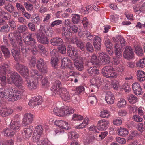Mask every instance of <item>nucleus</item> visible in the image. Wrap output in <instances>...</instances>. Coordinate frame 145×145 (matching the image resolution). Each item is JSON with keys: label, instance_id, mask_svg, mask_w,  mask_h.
<instances>
[{"label": "nucleus", "instance_id": "nucleus-1", "mask_svg": "<svg viewBox=\"0 0 145 145\" xmlns=\"http://www.w3.org/2000/svg\"><path fill=\"white\" fill-rule=\"evenodd\" d=\"M11 75L10 78L7 79V81L9 84H14L17 86H21V84L23 83V81L20 76L16 72H13L9 73Z\"/></svg>", "mask_w": 145, "mask_h": 145}, {"label": "nucleus", "instance_id": "nucleus-2", "mask_svg": "<svg viewBox=\"0 0 145 145\" xmlns=\"http://www.w3.org/2000/svg\"><path fill=\"white\" fill-rule=\"evenodd\" d=\"M102 73L103 75L107 78H116L117 74L115 70L111 66H105L102 69Z\"/></svg>", "mask_w": 145, "mask_h": 145}, {"label": "nucleus", "instance_id": "nucleus-3", "mask_svg": "<svg viewBox=\"0 0 145 145\" xmlns=\"http://www.w3.org/2000/svg\"><path fill=\"white\" fill-rule=\"evenodd\" d=\"M15 66L16 70L21 74L23 76L25 79L29 78V76L28 69L26 66L19 63H16Z\"/></svg>", "mask_w": 145, "mask_h": 145}, {"label": "nucleus", "instance_id": "nucleus-4", "mask_svg": "<svg viewBox=\"0 0 145 145\" xmlns=\"http://www.w3.org/2000/svg\"><path fill=\"white\" fill-rule=\"evenodd\" d=\"M63 88L61 83L59 80H56L54 82L53 85L51 88V90L53 92V95L54 96L58 94L59 92L61 91Z\"/></svg>", "mask_w": 145, "mask_h": 145}, {"label": "nucleus", "instance_id": "nucleus-5", "mask_svg": "<svg viewBox=\"0 0 145 145\" xmlns=\"http://www.w3.org/2000/svg\"><path fill=\"white\" fill-rule=\"evenodd\" d=\"M61 35L62 38L65 39L66 41V42L70 41L71 42V39L72 33L68 30V28H66L65 27L62 26L61 27Z\"/></svg>", "mask_w": 145, "mask_h": 145}, {"label": "nucleus", "instance_id": "nucleus-6", "mask_svg": "<svg viewBox=\"0 0 145 145\" xmlns=\"http://www.w3.org/2000/svg\"><path fill=\"white\" fill-rule=\"evenodd\" d=\"M99 57L101 63L102 65H105L109 64L110 62V57L104 52H99Z\"/></svg>", "mask_w": 145, "mask_h": 145}, {"label": "nucleus", "instance_id": "nucleus-7", "mask_svg": "<svg viewBox=\"0 0 145 145\" xmlns=\"http://www.w3.org/2000/svg\"><path fill=\"white\" fill-rule=\"evenodd\" d=\"M10 91L9 94L8 100L12 101H14L21 98V92L18 90H13Z\"/></svg>", "mask_w": 145, "mask_h": 145}, {"label": "nucleus", "instance_id": "nucleus-8", "mask_svg": "<svg viewBox=\"0 0 145 145\" xmlns=\"http://www.w3.org/2000/svg\"><path fill=\"white\" fill-rule=\"evenodd\" d=\"M32 34L29 33L27 35L25 39L24 42L27 46H34L37 43L36 40L32 37Z\"/></svg>", "mask_w": 145, "mask_h": 145}, {"label": "nucleus", "instance_id": "nucleus-9", "mask_svg": "<svg viewBox=\"0 0 145 145\" xmlns=\"http://www.w3.org/2000/svg\"><path fill=\"white\" fill-rule=\"evenodd\" d=\"M33 120V115L31 113H26L24 115L22 121V124L24 126L31 124Z\"/></svg>", "mask_w": 145, "mask_h": 145}, {"label": "nucleus", "instance_id": "nucleus-10", "mask_svg": "<svg viewBox=\"0 0 145 145\" xmlns=\"http://www.w3.org/2000/svg\"><path fill=\"white\" fill-rule=\"evenodd\" d=\"M36 38L38 41L43 44H48L49 43L48 38L42 32H40L36 35Z\"/></svg>", "mask_w": 145, "mask_h": 145}, {"label": "nucleus", "instance_id": "nucleus-11", "mask_svg": "<svg viewBox=\"0 0 145 145\" xmlns=\"http://www.w3.org/2000/svg\"><path fill=\"white\" fill-rule=\"evenodd\" d=\"M61 66L62 69L67 67L71 70H73L74 69L72 63L70 60H68V58L67 57H65L62 59Z\"/></svg>", "mask_w": 145, "mask_h": 145}, {"label": "nucleus", "instance_id": "nucleus-12", "mask_svg": "<svg viewBox=\"0 0 145 145\" xmlns=\"http://www.w3.org/2000/svg\"><path fill=\"white\" fill-rule=\"evenodd\" d=\"M42 101V99L41 96H37L36 97H33L32 99L30 100L28 104L29 105L34 107L41 104Z\"/></svg>", "mask_w": 145, "mask_h": 145}, {"label": "nucleus", "instance_id": "nucleus-13", "mask_svg": "<svg viewBox=\"0 0 145 145\" xmlns=\"http://www.w3.org/2000/svg\"><path fill=\"white\" fill-rule=\"evenodd\" d=\"M12 91V88L6 86L5 87L0 89V97L1 98L7 97L9 99V94Z\"/></svg>", "mask_w": 145, "mask_h": 145}, {"label": "nucleus", "instance_id": "nucleus-14", "mask_svg": "<svg viewBox=\"0 0 145 145\" xmlns=\"http://www.w3.org/2000/svg\"><path fill=\"white\" fill-rule=\"evenodd\" d=\"M69 42H66L67 46V50L68 55L70 57L77 55V51L74 47L70 44Z\"/></svg>", "mask_w": 145, "mask_h": 145}, {"label": "nucleus", "instance_id": "nucleus-15", "mask_svg": "<svg viewBox=\"0 0 145 145\" xmlns=\"http://www.w3.org/2000/svg\"><path fill=\"white\" fill-rule=\"evenodd\" d=\"M9 74L12 72L11 69L9 65L7 64H4L0 66V75H6L7 71Z\"/></svg>", "mask_w": 145, "mask_h": 145}, {"label": "nucleus", "instance_id": "nucleus-16", "mask_svg": "<svg viewBox=\"0 0 145 145\" xmlns=\"http://www.w3.org/2000/svg\"><path fill=\"white\" fill-rule=\"evenodd\" d=\"M133 52L132 49L130 46H127L124 52L123 56L125 59H132L133 57Z\"/></svg>", "mask_w": 145, "mask_h": 145}, {"label": "nucleus", "instance_id": "nucleus-17", "mask_svg": "<svg viewBox=\"0 0 145 145\" xmlns=\"http://www.w3.org/2000/svg\"><path fill=\"white\" fill-rule=\"evenodd\" d=\"M108 121L105 119H102L98 121L97 126L98 130L101 131L106 130L108 128Z\"/></svg>", "mask_w": 145, "mask_h": 145}, {"label": "nucleus", "instance_id": "nucleus-18", "mask_svg": "<svg viewBox=\"0 0 145 145\" xmlns=\"http://www.w3.org/2000/svg\"><path fill=\"white\" fill-rule=\"evenodd\" d=\"M70 40L71 43L73 44L75 43L77 47L79 48L81 50L84 51V50L83 43L80 40L78 37H73Z\"/></svg>", "mask_w": 145, "mask_h": 145}, {"label": "nucleus", "instance_id": "nucleus-19", "mask_svg": "<svg viewBox=\"0 0 145 145\" xmlns=\"http://www.w3.org/2000/svg\"><path fill=\"white\" fill-rule=\"evenodd\" d=\"M29 78L25 79L27 86L29 89L31 90H33L36 89L37 84V80H30Z\"/></svg>", "mask_w": 145, "mask_h": 145}, {"label": "nucleus", "instance_id": "nucleus-20", "mask_svg": "<svg viewBox=\"0 0 145 145\" xmlns=\"http://www.w3.org/2000/svg\"><path fill=\"white\" fill-rule=\"evenodd\" d=\"M54 124L61 129L66 130H68L70 129L68 126L69 125L68 124V123L63 120H57L55 121Z\"/></svg>", "mask_w": 145, "mask_h": 145}, {"label": "nucleus", "instance_id": "nucleus-21", "mask_svg": "<svg viewBox=\"0 0 145 145\" xmlns=\"http://www.w3.org/2000/svg\"><path fill=\"white\" fill-rule=\"evenodd\" d=\"M101 40L100 37L97 36L94 37L93 43L95 50H99L101 49Z\"/></svg>", "mask_w": 145, "mask_h": 145}, {"label": "nucleus", "instance_id": "nucleus-22", "mask_svg": "<svg viewBox=\"0 0 145 145\" xmlns=\"http://www.w3.org/2000/svg\"><path fill=\"white\" fill-rule=\"evenodd\" d=\"M57 95H59L64 101H69L70 100V97L69 92L67 91L65 88H63V89L61 91L59 92Z\"/></svg>", "mask_w": 145, "mask_h": 145}, {"label": "nucleus", "instance_id": "nucleus-23", "mask_svg": "<svg viewBox=\"0 0 145 145\" xmlns=\"http://www.w3.org/2000/svg\"><path fill=\"white\" fill-rule=\"evenodd\" d=\"M90 61L87 62L86 63V66L88 67L90 66V64L91 63L93 65H98L99 64V61L98 59L97 56L94 54H93L89 59Z\"/></svg>", "mask_w": 145, "mask_h": 145}, {"label": "nucleus", "instance_id": "nucleus-24", "mask_svg": "<svg viewBox=\"0 0 145 145\" xmlns=\"http://www.w3.org/2000/svg\"><path fill=\"white\" fill-rule=\"evenodd\" d=\"M133 91L134 93L137 95L141 94L142 91L140 86L138 83L135 82L133 83L132 85Z\"/></svg>", "mask_w": 145, "mask_h": 145}, {"label": "nucleus", "instance_id": "nucleus-25", "mask_svg": "<svg viewBox=\"0 0 145 145\" xmlns=\"http://www.w3.org/2000/svg\"><path fill=\"white\" fill-rule=\"evenodd\" d=\"M31 76L34 80H37L39 78L42 79L43 77V75L40 74L38 71L36 69L32 68L30 70Z\"/></svg>", "mask_w": 145, "mask_h": 145}, {"label": "nucleus", "instance_id": "nucleus-26", "mask_svg": "<svg viewBox=\"0 0 145 145\" xmlns=\"http://www.w3.org/2000/svg\"><path fill=\"white\" fill-rule=\"evenodd\" d=\"M115 97L113 94L108 91L106 93L105 99L108 104H112L114 103Z\"/></svg>", "mask_w": 145, "mask_h": 145}, {"label": "nucleus", "instance_id": "nucleus-27", "mask_svg": "<svg viewBox=\"0 0 145 145\" xmlns=\"http://www.w3.org/2000/svg\"><path fill=\"white\" fill-rule=\"evenodd\" d=\"M51 44L54 46H61L63 44V40L59 37L53 38L50 40Z\"/></svg>", "mask_w": 145, "mask_h": 145}, {"label": "nucleus", "instance_id": "nucleus-28", "mask_svg": "<svg viewBox=\"0 0 145 145\" xmlns=\"http://www.w3.org/2000/svg\"><path fill=\"white\" fill-rule=\"evenodd\" d=\"M33 130V127L32 126H30L28 128L25 129L24 132L22 133V135L26 138H29L31 136Z\"/></svg>", "mask_w": 145, "mask_h": 145}, {"label": "nucleus", "instance_id": "nucleus-29", "mask_svg": "<svg viewBox=\"0 0 145 145\" xmlns=\"http://www.w3.org/2000/svg\"><path fill=\"white\" fill-rule=\"evenodd\" d=\"M0 49L4 54V56L5 58H9L11 54L8 48L4 45H1Z\"/></svg>", "mask_w": 145, "mask_h": 145}, {"label": "nucleus", "instance_id": "nucleus-30", "mask_svg": "<svg viewBox=\"0 0 145 145\" xmlns=\"http://www.w3.org/2000/svg\"><path fill=\"white\" fill-rule=\"evenodd\" d=\"M65 111L64 108H58L57 107L54 108L53 109V113L56 115L59 116H65Z\"/></svg>", "mask_w": 145, "mask_h": 145}, {"label": "nucleus", "instance_id": "nucleus-31", "mask_svg": "<svg viewBox=\"0 0 145 145\" xmlns=\"http://www.w3.org/2000/svg\"><path fill=\"white\" fill-rule=\"evenodd\" d=\"M137 78L140 82L145 80V72L141 70H139L137 72Z\"/></svg>", "mask_w": 145, "mask_h": 145}, {"label": "nucleus", "instance_id": "nucleus-32", "mask_svg": "<svg viewBox=\"0 0 145 145\" xmlns=\"http://www.w3.org/2000/svg\"><path fill=\"white\" fill-rule=\"evenodd\" d=\"M88 73L91 75H94L99 73V71L97 67L93 66L89 68L87 70Z\"/></svg>", "mask_w": 145, "mask_h": 145}, {"label": "nucleus", "instance_id": "nucleus-33", "mask_svg": "<svg viewBox=\"0 0 145 145\" xmlns=\"http://www.w3.org/2000/svg\"><path fill=\"white\" fill-rule=\"evenodd\" d=\"M3 133L4 135L6 136H12L16 133L15 131L11 129L10 128H7L3 130Z\"/></svg>", "mask_w": 145, "mask_h": 145}, {"label": "nucleus", "instance_id": "nucleus-34", "mask_svg": "<svg viewBox=\"0 0 145 145\" xmlns=\"http://www.w3.org/2000/svg\"><path fill=\"white\" fill-rule=\"evenodd\" d=\"M20 127V125L17 122L15 121L12 122L10 125V129L15 131V133L19 129Z\"/></svg>", "mask_w": 145, "mask_h": 145}, {"label": "nucleus", "instance_id": "nucleus-35", "mask_svg": "<svg viewBox=\"0 0 145 145\" xmlns=\"http://www.w3.org/2000/svg\"><path fill=\"white\" fill-rule=\"evenodd\" d=\"M119 46V44L116 43L115 45V53L116 57L120 58L122 56V51Z\"/></svg>", "mask_w": 145, "mask_h": 145}, {"label": "nucleus", "instance_id": "nucleus-36", "mask_svg": "<svg viewBox=\"0 0 145 145\" xmlns=\"http://www.w3.org/2000/svg\"><path fill=\"white\" fill-rule=\"evenodd\" d=\"M74 65L76 68L80 71H82L84 68L83 62H79L78 61L75 59L74 60Z\"/></svg>", "mask_w": 145, "mask_h": 145}, {"label": "nucleus", "instance_id": "nucleus-37", "mask_svg": "<svg viewBox=\"0 0 145 145\" xmlns=\"http://www.w3.org/2000/svg\"><path fill=\"white\" fill-rule=\"evenodd\" d=\"M11 53L14 57V59L17 61L20 58V51L13 49L11 50Z\"/></svg>", "mask_w": 145, "mask_h": 145}, {"label": "nucleus", "instance_id": "nucleus-38", "mask_svg": "<svg viewBox=\"0 0 145 145\" xmlns=\"http://www.w3.org/2000/svg\"><path fill=\"white\" fill-rule=\"evenodd\" d=\"M128 133V131L126 128H120L118 131V134L123 137H125Z\"/></svg>", "mask_w": 145, "mask_h": 145}, {"label": "nucleus", "instance_id": "nucleus-39", "mask_svg": "<svg viewBox=\"0 0 145 145\" xmlns=\"http://www.w3.org/2000/svg\"><path fill=\"white\" fill-rule=\"evenodd\" d=\"M46 65L45 62L42 59L40 58L37 60L36 67L38 69H40Z\"/></svg>", "mask_w": 145, "mask_h": 145}, {"label": "nucleus", "instance_id": "nucleus-40", "mask_svg": "<svg viewBox=\"0 0 145 145\" xmlns=\"http://www.w3.org/2000/svg\"><path fill=\"white\" fill-rule=\"evenodd\" d=\"M42 135L39 133L34 132L32 137V140L33 141L36 142L37 143V142L39 141L40 140H39L40 138L42 137Z\"/></svg>", "mask_w": 145, "mask_h": 145}, {"label": "nucleus", "instance_id": "nucleus-41", "mask_svg": "<svg viewBox=\"0 0 145 145\" xmlns=\"http://www.w3.org/2000/svg\"><path fill=\"white\" fill-rule=\"evenodd\" d=\"M127 99L129 102L133 104L137 101V97L134 95L131 94L128 96Z\"/></svg>", "mask_w": 145, "mask_h": 145}, {"label": "nucleus", "instance_id": "nucleus-42", "mask_svg": "<svg viewBox=\"0 0 145 145\" xmlns=\"http://www.w3.org/2000/svg\"><path fill=\"white\" fill-rule=\"evenodd\" d=\"M78 74L77 72H74L72 74V75L69 76L67 78V80L73 81H74L75 83H76L78 81V79L75 78V76H78Z\"/></svg>", "mask_w": 145, "mask_h": 145}, {"label": "nucleus", "instance_id": "nucleus-43", "mask_svg": "<svg viewBox=\"0 0 145 145\" xmlns=\"http://www.w3.org/2000/svg\"><path fill=\"white\" fill-rule=\"evenodd\" d=\"M126 104L125 100L123 98H121L118 101L117 106L120 108L125 107L126 106Z\"/></svg>", "mask_w": 145, "mask_h": 145}, {"label": "nucleus", "instance_id": "nucleus-44", "mask_svg": "<svg viewBox=\"0 0 145 145\" xmlns=\"http://www.w3.org/2000/svg\"><path fill=\"white\" fill-rule=\"evenodd\" d=\"M16 9L18 11L22 13L25 12V9L22 3L17 2L16 3Z\"/></svg>", "mask_w": 145, "mask_h": 145}, {"label": "nucleus", "instance_id": "nucleus-45", "mask_svg": "<svg viewBox=\"0 0 145 145\" xmlns=\"http://www.w3.org/2000/svg\"><path fill=\"white\" fill-rule=\"evenodd\" d=\"M136 65L139 68H142L145 67V58L140 59L137 62Z\"/></svg>", "mask_w": 145, "mask_h": 145}, {"label": "nucleus", "instance_id": "nucleus-46", "mask_svg": "<svg viewBox=\"0 0 145 145\" xmlns=\"http://www.w3.org/2000/svg\"><path fill=\"white\" fill-rule=\"evenodd\" d=\"M86 50L88 52H92L94 51L93 46L89 42H87L85 46Z\"/></svg>", "mask_w": 145, "mask_h": 145}, {"label": "nucleus", "instance_id": "nucleus-47", "mask_svg": "<svg viewBox=\"0 0 145 145\" xmlns=\"http://www.w3.org/2000/svg\"><path fill=\"white\" fill-rule=\"evenodd\" d=\"M89 122V119L87 118H86L81 124L76 127V128L78 129L84 128L88 125Z\"/></svg>", "mask_w": 145, "mask_h": 145}, {"label": "nucleus", "instance_id": "nucleus-48", "mask_svg": "<svg viewBox=\"0 0 145 145\" xmlns=\"http://www.w3.org/2000/svg\"><path fill=\"white\" fill-rule=\"evenodd\" d=\"M82 34L84 35V37L86 36V38L89 40H91L94 39V37L96 36L93 35H91L90 32L88 31H85L82 33Z\"/></svg>", "mask_w": 145, "mask_h": 145}, {"label": "nucleus", "instance_id": "nucleus-49", "mask_svg": "<svg viewBox=\"0 0 145 145\" xmlns=\"http://www.w3.org/2000/svg\"><path fill=\"white\" fill-rule=\"evenodd\" d=\"M110 116L109 112L108 111L105 110H103L101 111L100 116L102 118H107Z\"/></svg>", "mask_w": 145, "mask_h": 145}, {"label": "nucleus", "instance_id": "nucleus-50", "mask_svg": "<svg viewBox=\"0 0 145 145\" xmlns=\"http://www.w3.org/2000/svg\"><path fill=\"white\" fill-rule=\"evenodd\" d=\"M37 144L38 145H50V142L47 138H45L42 140L38 141Z\"/></svg>", "mask_w": 145, "mask_h": 145}, {"label": "nucleus", "instance_id": "nucleus-51", "mask_svg": "<svg viewBox=\"0 0 145 145\" xmlns=\"http://www.w3.org/2000/svg\"><path fill=\"white\" fill-rule=\"evenodd\" d=\"M51 63L52 67L56 68L57 64V62L58 61V58L56 57H52L51 59Z\"/></svg>", "mask_w": 145, "mask_h": 145}, {"label": "nucleus", "instance_id": "nucleus-52", "mask_svg": "<svg viewBox=\"0 0 145 145\" xmlns=\"http://www.w3.org/2000/svg\"><path fill=\"white\" fill-rule=\"evenodd\" d=\"M41 79V84L43 88L46 87L49 83L47 78L45 76L44 77L43 76V77Z\"/></svg>", "mask_w": 145, "mask_h": 145}, {"label": "nucleus", "instance_id": "nucleus-53", "mask_svg": "<svg viewBox=\"0 0 145 145\" xmlns=\"http://www.w3.org/2000/svg\"><path fill=\"white\" fill-rule=\"evenodd\" d=\"M4 8L10 13H12L14 10V8L13 5L9 4L5 5Z\"/></svg>", "mask_w": 145, "mask_h": 145}, {"label": "nucleus", "instance_id": "nucleus-54", "mask_svg": "<svg viewBox=\"0 0 145 145\" xmlns=\"http://www.w3.org/2000/svg\"><path fill=\"white\" fill-rule=\"evenodd\" d=\"M64 110L65 112V116L67 114H72L74 112V110L71 107H68L67 106H66L64 108Z\"/></svg>", "mask_w": 145, "mask_h": 145}, {"label": "nucleus", "instance_id": "nucleus-55", "mask_svg": "<svg viewBox=\"0 0 145 145\" xmlns=\"http://www.w3.org/2000/svg\"><path fill=\"white\" fill-rule=\"evenodd\" d=\"M136 53L140 56H142L143 53V50L142 48L139 46H135Z\"/></svg>", "mask_w": 145, "mask_h": 145}, {"label": "nucleus", "instance_id": "nucleus-56", "mask_svg": "<svg viewBox=\"0 0 145 145\" xmlns=\"http://www.w3.org/2000/svg\"><path fill=\"white\" fill-rule=\"evenodd\" d=\"M10 27L7 25H5L3 26L0 29V32H1L8 33L10 30Z\"/></svg>", "mask_w": 145, "mask_h": 145}, {"label": "nucleus", "instance_id": "nucleus-57", "mask_svg": "<svg viewBox=\"0 0 145 145\" xmlns=\"http://www.w3.org/2000/svg\"><path fill=\"white\" fill-rule=\"evenodd\" d=\"M72 21L73 23L74 24L78 23L80 19V16L77 14H74L72 17Z\"/></svg>", "mask_w": 145, "mask_h": 145}, {"label": "nucleus", "instance_id": "nucleus-58", "mask_svg": "<svg viewBox=\"0 0 145 145\" xmlns=\"http://www.w3.org/2000/svg\"><path fill=\"white\" fill-rule=\"evenodd\" d=\"M62 24V20L59 19L54 21L52 23L50 24V26L52 27H53Z\"/></svg>", "mask_w": 145, "mask_h": 145}, {"label": "nucleus", "instance_id": "nucleus-59", "mask_svg": "<svg viewBox=\"0 0 145 145\" xmlns=\"http://www.w3.org/2000/svg\"><path fill=\"white\" fill-rule=\"evenodd\" d=\"M34 132L43 135V129L42 126L41 125L37 126L35 128Z\"/></svg>", "mask_w": 145, "mask_h": 145}, {"label": "nucleus", "instance_id": "nucleus-60", "mask_svg": "<svg viewBox=\"0 0 145 145\" xmlns=\"http://www.w3.org/2000/svg\"><path fill=\"white\" fill-rule=\"evenodd\" d=\"M122 89H124L126 92L128 93L131 90L130 86L127 83H124L121 86Z\"/></svg>", "mask_w": 145, "mask_h": 145}, {"label": "nucleus", "instance_id": "nucleus-61", "mask_svg": "<svg viewBox=\"0 0 145 145\" xmlns=\"http://www.w3.org/2000/svg\"><path fill=\"white\" fill-rule=\"evenodd\" d=\"M0 80L2 86H5L6 84V78L5 75H0Z\"/></svg>", "mask_w": 145, "mask_h": 145}, {"label": "nucleus", "instance_id": "nucleus-62", "mask_svg": "<svg viewBox=\"0 0 145 145\" xmlns=\"http://www.w3.org/2000/svg\"><path fill=\"white\" fill-rule=\"evenodd\" d=\"M83 117L82 116L74 114L73 115L72 119L74 121H80L83 120Z\"/></svg>", "mask_w": 145, "mask_h": 145}, {"label": "nucleus", "instance_id": "nucleus-63", "mask_svg": "<svg viewBox=\"0 0 145 145\" xmlns=\"http://www.w3.org/2000/svg\"><path fill=\"white\" fill-rule=\"evenodd\" d=\"M27 26L31 31L35 32L36 31V28L34 24L32 22H29L27 24Z\"/></svg>", "mask_w": 145, "mask_h": 145}, {"label": "nucleus", "instance_id": "nucleus-64", "mask_svg": "<svg viewBox=\"0 0 145 145\" xmlns=\"http://www.w3.org/2000/svg\"><path fill=\"white\" fill-rule=\"evenodd\" d=\"M134 11L136 14H141L140 6L138 5H134L133 7Z\"/></svg>", "mask_w": 145, "mask_h": 145}]
</instances>
